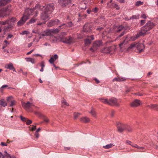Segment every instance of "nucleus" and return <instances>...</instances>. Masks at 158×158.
Returning <instances> with one entry per match:
<instances>
[{"label":"nucleus","instance_id":"obj_1","mask_svg":"<svg viewBox=\"0 0 158 158\" xmlns=\"http://www.w3.org/2000/svg\"><path fill=\"white\" fill-rule=\"evenodd\" d=\"M54 5L52 4H48L45 6H42L40 8L42 10L43 12L41 14V19L47 21L49 19L48 14H51L54 9Z\"/></svg>","mask_w":158,"mask_h":158},{"label":"nucleus","instance_id":"obj_2","mask_svg":"<svg viewBox=\"0 0 158 158\" xmlns=\"http://www.w3.org/2000/svg\"><path fill=\"white\" fill-rule=\"evenodd\" d=\"M154 25V24L152 22H148L145 26L142 27L141 31L136 34V36H134L131 37V40L133 41L136 40L140 36L143 35L148 31L153 28Z\"/></svg>","mask_w":158,"mask_h":158},{"label":"nucleus","instance_id":"obj_3","mask_svg":"<svg viewBox=\"0 0 158 158\" xmlns=\"http://www.w3.org/2000/svg\"><path fill=\"white\" fill-rule=\"evenodd\" d=\"M40 6L37 5L33 9L27 8L26 9L23 16L25 17H27V19H28L29 16L31 15L36 17L37 15L38 10H40Z\"/></svg>","mask_w":158,"mask_h":158},{"label":"nucleus","instance_id":"obj_4","mask_svg":"<svg viewBox=\"0 0 158 158\" xmlns=\"http://www.w3.org/2000/svg\"><path fill=\"white\" fill-rule=\"evenodd\" d=\"M22 105L23 107L26 110H28L32 106H34L32 102H27V103L22 102Z\"/></svg>","mask_w":158,"mask_h":158},{"label":"nucleus","instance_id":"obj_5","mask_svg":"<svg viewBox=\"0 0 158 158\" xmlns=\"http://www.w3.org/2000/svg\"><path fill=\"white\" fill-rule=\"evenodd\" d=\"M142 104L140 100L136 99L131 103L130 106L132 107H135L138 106Z\"/></svg>","mask_w":158,"mask_h":158},{"label":"nucleus","instance_id":"obj_6","mask_svg":"<svg viewBox=\"0 0 158 158\" xmlns=\"http://www.w3.org/2000/svg\"><path fill=\"white\" fill-rule=\"evenodd\" d=\"M60 41L65 43L70 44L72 42V38L71 37L63 38L60 37Z\"/></svg>","mask_w":158,"mask_h":158},{"label":"nucleus","instance_id":"obj_7","mask_svg":"<svg viewBox=\"0 0 158 158\" xmlns=\"http://www.w3.org/2000/svg\"><path fill=\"white\" fill-rule=\"evenodd\" d=\"M108 105L116 106L119 105L117 102V99L114 98H111L109 100Z\"/></svg>","mask_w":158,"mask_h":158},{"label":"nucleus","instance_id":"obj_8","mask_svg":"<svg viewBox=\"0 0 158 158\" xmlns=\"http://www.w3.org/2000/svg\"><path fill=\"white\" fill-rule=\"evenodd\" d=\"M58 2L61 6L64 7L70 3V0H58Z\"/></svg>","mask_w":158,"mask_h":158},{"label":"nucleus","instance_id":"obj_9","mask_svg":"<svg viewBox=\"0 0 158 158\" xmlns=\"http://www.w3.org/2000/svg\"><path fill=\"white\" fill-rule=\"evenodd\" d=\"M117 128L118 131L121 132L126 128V125L122 123H118L117 124Z\"/></svg>","mask_w":158,"mask_h":158},{"label":"nucleus","instance_id":"obj_10","mask_svg":"<svg viewBox=\"0 0 158 158\" xmlns=\"http://www.w3.org/2000/svg\"><path fill=\"white\" fill-rule=\"evenodd\" d=\"M27 17H25L24 16H23L20 20L17 23V25L18 26H21L23 25L27 20Z\"/></svg>","mask_w":158,"mask_h":158},{"label":"nucleus","instance_id":"obj_11","mask_svg":"<svg viewBox=\"0 0 158 158\" xmlns=\"http://www.w3.org/2000/svg\"><path fill=\"white\" fill-rule=\"evenodd\" d=\"M126 80V78L123 77H117L114 78L113 80V82L116 81L117 82H121L124 81Z\"/></svg>","mask_w":158,"mask_h":158},{"label":"nucleus","instance_id":"obj_12","mask_svg":"<svg viewBox=\"0 0 158 158\" xmlns=\"http://www.w3.org/2000/svg\"><path fill=\"white\" fill-rule=\"evenodd\" d=\"M40 35L41 36H51L52 35L51 34L50 30H47L46 31H44L43 33L41 34Z\"/></svg>","mask_w":158,"mask_h":158},{"label":"nucleus","instance_id":"obj_13","mask_svg":"<svg viewBox=\"0 0 158 158\" xmlns=\"http://www.w3.org/2000/svg\"><path fill=\"white\" fill-rule=\"evenodd\" d=\"M90 120V118L87 117H83L81 118L80 119L81 122L85 123L89 122Z\"/></svg>","mask_w":158,"mask_h":158},{"label":"nucleus","instance_id":"obj_14","mask_svg":"<svg viewBox=\"0 0 158 158\" xmlns=\"http://www.w3.org/2000/svg\"><path fill=\"white\" fill-rule=\"evenodd\" d=\"M58 58V55L57 54H55L54 56L51 57L49 60V62L50 64H53L54 62Z\"/></svg>","mask_w":158,"mask_h":158},{"label":"nucleus","instance_id":"obj_15","mask_svg":"<svg viewBox=\"0 0 158 158\" xmlns=\"http://www.w3.org/2000/svg\"><path fill=\"white\" fill-rule=\"evenodd\" d=\"M89 24L87 23L85 24L84 26V30L85 32H90L91 29L89 27Z\"/></svg>","mask_w":158,"mask_h":158},{"label":"nucleus","instance_id":"obj_16","mask_svg":"<svg viewBox=\"0 0 158 158\" xmlns=\"http://www.w3.org/2000/svg\"><path fill=\"white\" fill-rule=\"evenodd\" d=\"M5 68L7 69L10 70H13V71H15V70L13 67V65L11 63H10L5 66Z\"/></svg>","mask_w":158,"mask_h":158},{"label":"nucleus","instance_id":"obj_17","mask_svg":"<svg viewBox=\"0 0 158 158\" xmlns=\"http://www.w3.org/2000/svg\"><path fill=\"white\" fill-rule=\"evenodd\" d=\"M7 105V103L5 100L3 98H2L0 100V105L2 106L5 107Z\"/></svg>","mask_w":158,"mask_h":158},{"label":"nucleus","instance_id":"obj_18","mask_svg":"<svg viewBox=\"0 0 158 158\" xmlns=\"http://www.w3.org/2000/svg\"><path fill=\"white\" fill-rule=\"evenodd\" d=\"M6 10L3 9L0 10V17H3L6 15Z\"/></svg>","mask_w":158,"mask_h":158},{"label":"nucleus","instance_id":"obj_19","mask_svg":"<svg viewBox=\"0 0 158 158\" xmlns=\"http://www.w3.org/2000/svg\"><path fill=\"white\" fill-rule=\"evenodd\" d=\"M99 100L105 104H108L109 100H108L107 98H99Z\"/></svg>","mask_w":158,"mask_h":158},{"label":"nucleus","instance_id":"obj_20","mask_svg":"<svg viewBox=\"0 0 158 158\" xmlns=\"http://www.w3.org/2000/svg\"><path fill=\"white\" fill-rule=\"evenodd\" d=\"M25 59L27 62H30L32 64H34L35 63V60L34 59L31 57L25 58Z\"/></svg>","mask_w":158,"mask_h":158},{"label":"nucleus","instance_id":"obj_21","mask_svg":"<svg viewBox=\"0 0 158 158\" xmlns=\"http://www.w3.org/2000/svg\"><path fill=\"white\" fill-rule=\"evenodd\" d=\"M10 1L11 0H0V6L4 5Z\"/></svg>","mask_w":158,"mask_h":158},{"label":"nucleus","instance_id":"obj_22","mask_svg":"<svg viewBox=\"0 0 158 158\" xmlns=\"http://www.w3.org/2000/svg\"><path fill=\"white\" fill-rule=\"evenodd\" d=\"M55 25V21L54 20H52L49 22L47 24L48 27H51Z\"/></svg>","mask_w":158,"mask_h":158},{"label":"nucleus","instance_id":"obj_23","mask_svg":"<svg viewBox=\"0 0 158 158\" xmlns=\"http://www.w3.org/2000/svg\"><path fill=\"white\" fill-rule=\"evenodd\" d=\"M62 106L65 108L66 106H69V104L66 102L65 100H63L62 102Z\"/></svg>","mask_w":158,"mask_h":158},{"label":"nucleus","instance_id":"obj_24","mask_svg":"<svg viewBox=\"0 0 158 158\" xmlns=\"http://www.w3.org/2000/svg\"><path fill=\"white\" fill-rule=\"evenodd\" d=\"M114 146V145L113 143H110L105 146H103V147L105 149H109L112 148Z\"/></svg>","mask_w":158,"mask_h":158},{"label":"nucleus","instance_id":"obj_25","mask_svg":"<svg viewBox=\"0 0 158 158\" xmlns=\"http://www.w3.org/2000/svg\"><path fill=\"white\" fill-rule=\"evenodd\" d=\"M64 25H65L66 27H71L73 26V24L71 22H70L68 23L66 25L64 23L61 26H59V27L60 28L61 26Z\"/></svg>","mask_w":158,"mask_h":158},{"label":"nucleus","instance_id":"obj_26","mask_svg":"<svg viewBox=\"0 0 158 158\" xmlns=\"http://www.w3.org/2000/svg\"><path fill=\"white\" fill-rule=\"evenodd\" d=\"M102 45V43L101 41H97L95 42L94 46L96 47H98Z\"/></svg>","mask_w":158,"mask_h":158},{"label":"nucleus","instance_id":"obj_27","mask_svg":"<svg viewBox=\"0 0 158 158\" xmlns=\"http://www.w3.org/2000/svg\"><path fill=\"white\" fill-rule=\"evenodd\" d=\"M89 113L91 114L93 116L96 117L97 116V113L94 109H92Z\"/></svg>","mask_w":158,"mask_h":158},{"label":"nucleus","instance_id":"obj_28","mask_svg":"<svg viewBox=\"0 0 158 158\" xmlns=\"http://www.w3.org/2000/svg\"><path fill=\"white\" fill-rule=\"evenodd\" d=\"M132 146L134 147L137 148L138 149H139V151H140V152L143 151V149L144 148H143V147H139L137 144H134V145H132Z\"/></svg>","mask_w":158,"mask_h":158},{"label":"nucleus","instance_id":"obj_29","mask_svg":"<svg viewBox=\"0 0 158 158\" xmlns=\"http://www.w3.org/2000/svg\"><path fill=\"white\" fill-rule=\"evenodd\" d=\"M50 31H51V34L52 35V33H58L59 31V30L58 28H56V29H52L50 30Z\"/></svg>","mask_w":158,"mask_h":158},{"label":"nucleus","instance_id":"obj_30","mask_svg":"<svg viewBox=\"0 0 158 158\" xmlns=\"http://www.w3.org/2000/svg\"><path fill=\"white\" fill-rule=\"evenodd\" d=\"M36 21V19H35L34 18H32L27 23V24H28L30 23H33L35 22Z\"/></svg>","mask_w":158,"mask_h":158},{"label":"nucleus","instance_id":"obj_31","mask_svg":"<svg viewBox=\"0 0 158 158\" xmlns=\"http://www.w3.org/2000/svg\"><path fill=\"white\" fill-rule=\"evenodd\" d=\"M9 20H7L5 21L0 22V24L2 25H5L6 24H9Z\"/></svg>","mask_w":158,"mask_h":158},{"label":"nucleus","instance_id":"obj_32","mask_svg":"<svg viewBox=\"0 0 158 158\" xmlns=\"http://www.w3.org/2000/svg\"><path fill=\"white\" fill-rule=\"evenodd\" d=\"M143 3L140 1H137L135 3V5L136 6H138L140 5H143Z\"/></svg>","mask_w":158,"mask_h":158},{"label":"nucleus","instance_id":"obj_33","mask_svg":"<svg viewBox=\"0 0 158 158\" xmlns=\"http://www.w3.org/2000/svg\"><path fill=\"white\" fill-rule=\"evenodd\" d=\"M17 21L16 19L15 18H12L9 20V23L11 24Z\"/></svg>","mask_w":158,"mask_h":158},{"label":"nucleus","instance_id":"obj_34","mask_svg":"<svg viewBox=\"0 0 158 158\" xmlns=\"http://www.w3.org/2000/svg\"><path fill=\"white\" fill-rule=\"evenodd\" d=\"M5 154L4 155V156H5V158H11V156L9 154H8L6 151H4Z\"/></svg>","mask_w":158,"mask_h":158},{"label":"nucleus","instance_id":"obj_35","mask_svg":"<svg viewBox=\"0 0 158 158\" xmlns=\"http://www.w3.org/2000/svg\"><path fill=\"white\" fill-rule=\"evenodd\" d=\"M8 87V85H3L0 88V91L2 93L3 92V89L6 88V87Z\"/></svg>","mask_w":158,"mask_h":158},{"label":"nucleus","instance_id":"obj_36","mask_svg":"<svg viewBox=\"0 0 158 158\" xmlns=\"http://www.w3.org/2000/svg\"><path fill=\"white\" fill-rule=\"evenodd\" d=\"M15 102H16L15 100H12L10 102V104L9 106L10 107L13 106L15 105Z\"/></svg>","mask_w":158,"mask_h":158},{"label":"nucleus","instance_id":"obj_37","mask_svg":"<svg viewBox=\"0 0 158 158\" xmlns=\"http://www.w3.org/2000/svg\"><path fill=\"white\" fill-rule=\"evenodd\" d=\"M137 45V44L134 43L133 44H131L130 46L129 47V48H133L136 47Z\"/></svg>","mask_w":158,"mask_h":158},{"label":"nucleus","instance_id":"obj_38","mask_svg":"<svg viewBox=\"0 0 158 158\" xmlns=\"http://www.w3.org/2000/svg\"><path fill=\"white\" fill-rule=\"evenodd\" d=\"M147 106L151 109H153L156 107V104H151L150 105L148 106Z\"/></svg>","mask_w":158,"mask_h":158},{"label":"nucleus","instance_id":"obj_39","mask_svg":"<svg viewBox=\"0 0 158 158\" xmlns=\"http://www.w3.org/2000/svg\"><path fill=\"white\" fill-rule=\"evenodd\" d=\"M85 44V45H88L91 43L89 39H86L84 41Z\"/></svg>","mask_w":158,"mask_h":158},{"label":"nucleus","instance_id":"obj_40","mask_svg":"<svg viewBox=\"0 0 158 158\" xmlns=\"http://www.w3.org/2000/svg\"><path fill=\"white\" fill-rule=\"evenodd\" d=\"M29 32L27 31H24L20 33V34L24 35H27L29 33Z\"/></svg>","mask_w":158,"mask_h":158},{"label":"nucleus","instance_id":"obj_41","mask_svg":"<svg viewBox=\"0 0 158 158\" xmlns=\"http://www.w3.org/2000/svg\"><path fill=\"white\" fill-rule=\"evenodd\" d=\"M124 28L122 26H119L118 28V30L117 31V32H119L120 31L122 30Z\"/></svg>","mask_w":158,"mask_h":158},{"label":"nucleus","instance_id":"obj_42","mask_svg":"<svg viewBox=\"0 0 158 158\" xmlns=\"http://www.w3.org/2000/svg\"><path fill=\"white\" fill-rule=\"evenodd\" d=\"M80 115V114L79 113H75L74 114V118L76 119Z\"/></svg>","mask_w":158,"mask_h":158},{"label":"nucleus","instance_id":"obj_43","mask_svg":"<svg viewBox=\"0 0 158 158\" xmlns=\"http://www.w3.org/2000/svg\"><path fill=\"white\" fill-rule=\"evenodd\" d=\"M54 20L55 21V25H58L60 23V22L59 20L58 19H56Z\"/></svg>","mask_w":158,"mask_h":158},{"label":"nucleus","instance_id":"obj_44","mask_svg":"<svg viewBox=\"0 0 158 158\" xmlns=\"http://www.w3.org/2000/svg\"><path fill=\"white\" fill-rule=\"evenodd\" d=\"M13 99V97L12 96H10L7 98L6 100L8 102H9L10 101V100H12Z\"/></svg>","mask_w":158,"mask_h":158},{"label":"nucleus","instance_id":"obj_45","mask_svg":"<svg viewBox=\"0 0 158 158\" xmlns=\"http://www.w3.org/2000/svg\"><path fill=\"white\" fill-rule=\"evenodd\" d=\"M141 18L144 19H145L147 18L146 15L145 14L143 13L141 15Z\"/></svg>","mask_w":158,"mask_h":158},{"label":"nucleus","instance_id":"obj_46","mask_svg":"<svg viewBox=\"0 0 158 158\" xmlns=\"http://www.w3.org/2000/svg\"><path fill=\"white\" fill-rule=\"evenodd\" d=\"M113 6L114 7L116 8L117 10H118L119 8L118 5L115 3H113Z\"/></svg>","mask_w":158,"mask_h":158},{"label":"nucleus","instance_id":"obj_47","mask_svg":"<svg viewBox=\"0 0 158 158\" xmlns=\"http://www.w3.org/2000/svg\"><path fill=\"white\" fill-rule=\"evenodd\" d=\"M32 122L31 120H27L26 122V124L27 125H29L31 124Z\"/></svg>","mask_w":158,"mask_h":158},{"label":"nucleus","instance_id":"obj_48","mask_svg":"<svg viewBox=\"0 0 158 158\" xmlns=\"http://www.w3.org/2000/svg\"><path fill=\"white\" fill-rule=\"evenodd\" d=\"M1 145L2 146H7V143H4V142H2L1 143Z\"/></svg>","mask_w":158,"mask_h":158},{"label":"nucleus","instance_id":"obj_49","mask_svg":"<svg viewBox=\"0 0 158 158\" xmlns=\"http://www.w3.org/2000/svg\"><path fill=\"white\" fill-rule=\"evenodd\" d=\"M126 129H127V130L129 131H131L132 130V128H131V127H128L127 128H126Z\"/></svg>","mask_w":158,"mask_h":158},{"label":"nucleus","instance_id":"obj_50","mask_svg":"<svg viewBox=\"0 0 158 158\" xmlns=\"http://www.w3.org/2000/svg\"><path fill=\"white\" fill-rule=\"evenodd\" d=\"M36 129V127L35 126H33L31 128V130L32 131H34Z\"/></svg>","mask_w":158,"mask_h":158},{"label":"nucleus","instance_id":"obj_51","mask_svg":"<svg viewBox=\"0 0 158 158\" xmlns=\"http://www.w3.org/2000/svg\"><path fill=\"white\" fill-rule=\"evenodd\" d=\"M4 42L5 43L4 46H5L6 47L7 46V45L9 44V43L6 40H5L4 41Z\"/></svg>","mask_w":158,"mask_h":158},{"label":"nucleus","instance_id":"obj_52","mask_svg":"<svg viewBox=\"0 0 158 158\" xmlns=\"http://www.w3.org/2000/svg\"><path fill=\"white\" fill-rule=\"evenodd\" d=\"M21 119L23 121H25L26 120V118H25L23 117L22 116H20Z\"/></svg>","mask_w":158,"mask_h":158},{"label":"nucleus","instance_id":"obj_53","mask_svg":"<svg viewBox=\"0 0 158 158\" xmlns=\"http://www.w3.org/2000/svg\"><path fill=\"white\" fill-rule=\"evenodd\" d=\"M35 135L36 136V138H38L39 136V134L38 133V132H36L35 134Z\"/></svg>","mask_w":158,"mask_h":158},{"label":"nucleus","instance_id":"obj_54","mask_svg":"<svg viewBox=\"0 0 158 158\" xmlns=\"http://www.w3.org/2000/svg\"><path fill=\"white\" fill-rule=\"evenodd\" d=\"M125 31H123L122 33H121V34L119 35V37L122 36H123V35L125 33Z\"/></svg>","mask_w":158,"mask_h":158},{"label":"nucleus","instance_id":"obj_55","mask_svg":"<svg viewBox=\"0 0 158 158\" xmlns=\"http://www.w3.org/2000/svg\"><path fill=\"white\" fill-rule=\"evenodd\" d=\"M67 35L66 32H63L61 33V35L62 36H65Z\"/></svg>","mask_w":158,"mask_h":158},{"label":"nucleus","instance_id":"obj_56","mask_svg":"<svg viewBox=\"0 0 158 158\" xmlns=\"http://www.w3.org/2000/svg\"><path fill=\"white\" fill-rule=\"evenodd\" d=\"M44 121L47 123H48L49 121V120L47 118H45L44 119Z\"/></svg>","mask_w":158,"mask_h":158},{"label":"nucleus","instance_id":"obj_57","mask_svg":"<svg viewBox=\"0 0 158 158\" xmlns=\"http://www.w3.org/2000/svg\"><path fill=\"white\" fill-rule=\"evenodd\" d=\"M34 49H33L31 51H30V52H28L27 53V55H28L30 54L31 53L34 51Z\"/></svg>","mask_w":158,"mask_h":158},{"label":"nucleus","instance_id":"obj_58","mask_svg":"<svg viewBox=\"0 0 158 158\" xmlns=\"http://www.w3.org/2000/svg\"><path fill=\"white\" fill-rule=\"evenodd\" d=\"M118 1L122 3H123L125 2V0H119Z\"/></svg>","mask_w":158,"mask_h":158},{"label":"nucleus","instance_id":"obj_59","mask_svg":"<svg viewBox=\"0 0 158 158\" xmlns=\"http://www.w3.org/2000/svg\"><path fill=\"white\" fill-rule=\"evenodd\" d=\"M95 80V81L97 83H99V81L97 78H95L94 79Z\"/></svg>","mask_w":158,"mask_h":158},{"label":"nucleus","instance_id":"obj_60","mask_svg":"<svg viewBox=\"0 0 158 158\" xmlns=\"http://www.w3.org/2000/svg\"><path fill=\"white\" fill-rule=\"evenodd\" d=\"M136 94L139 96H142L143 95V94L140 93H137Z\"/></svg>","mask_w":158,"mask_h":158},{"label":"nucleus","instance_id":"obj_61","mask_svg":"<svg viewBox=\"0 0 158 158\" xmlns=\"http://www.w3.org/2000/svg\"><path fill=\"white\" fill-rule=\"evenodd\" d=\"M98 10V8H97L96 7H95V8L94 9V12H96Z\"/></svg>","mask_w":158,"mask_h":158},{"label":"nucleus","instance_id":"obj_62","mask_svg":"<svg viewBox=\"0 0 158 158\" xmlns=\"http://www.w3.org/2000/svg\"><path fill=\"white\" fill-rule=\"evenodd\" d=\"M12 35H9L8 36L7 39L10 38L12 37Z\"/></svg>","mask_w":158,"mask_h":158},{"label":"nucleus","instance_id":"obj_63","mask_svg":"<svg viewBox=\"0 0 158 158\" xmlns=\"http://www.w3.org/2000/svg\"><path fill=\"white\" fill-rule=\"evenodd\" d=\"M126 143H127L131 145V146L132 145V144H131V142L129 141H126Z\"/></svg>","mask_w":158,"mask_h":158},{"label":"nucleus","instance_id":"obj_64","mask_svg":"<svg viewBox=\"0 0 158 158\" xmlns=\"http://www.w3.org/2000/svg\"><path fill=\"white\" fill-rule=\"evenodd\" d=\"M102 27H99V28H98L97 29V30H100V31H101L102 30Z\"/></svg>","mask_w":158,"mask_h":158}]
</instances>
